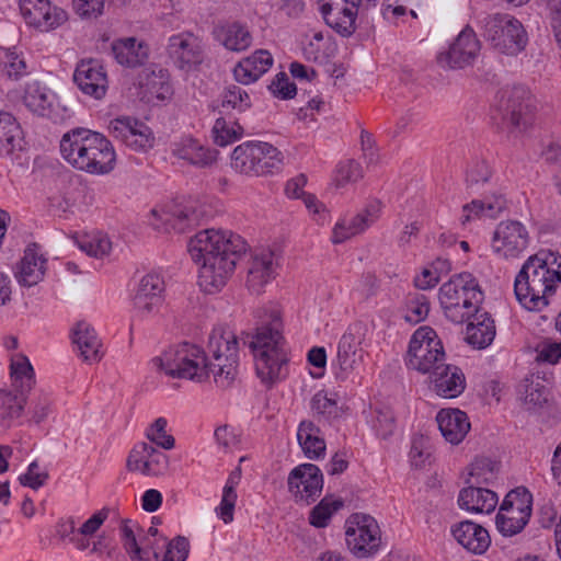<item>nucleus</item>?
<instances>
[{
    "mask_svg": "<svg viewBox=\"0 0 561 561\" xmlns=\"http://www.w3.org/2000/svg\"><path fill=\"white\" fill-rule=\"evenodd\" d=\"M323 488V474L313 463H302L295 467L288 476L289 491L300 500L314 502Z\"/></svg>",
    "mask_w": 561,
    "mask_h": 561,
    "instance_id": "f3484780",
    "label": "nucleus"
},
{
    "mask_svg": "<svg viewBox=\"0 0 561 561\" xmlns=\"http://www.w3.org/2000/svg\"><path fill=\"white\" fill-rule=\"evenodd\" d=\"M206 365L216 385L229 388L237 378L239 368V342L236 334L225 325H217L208 336Z\"/></svg>",
    "mask_w": 561,
    "mask_h": 561,
    "instance_id": "423d86ee",
    "label": "nucleus"
},
{
    "mask_svg": "<svg viewBox=\"0 0 561 561\" xmlns=\"http://www.w3.org/2000/svg\"><path fill=\"white\" fill-rule=\"evenodd\" d=\"M432 383L435 392L443 398H456L466 387V378L462 370L454 365H440L432 373Z\"/></svg>",
    "mask_w": 561,
    "mask_h": 561,
    "instance_id": "393cba45",
    "label": "nucleus"
},
{
    "mask_svg": "<svg viewBox=\"0 0 561 561\" xmlns=\"http://www.w3.org/2000/svg\"><path fill=\"white\" fill-rule=\"evenodd\" d=\"M194 262L199 267V285L207 293L222 288L232 275L237 262L247 252V242L228 230L205 229L191 238L187 245Z\"/></svg>",
    "mask_w": 561,
    "mask_h": 561,
    "instance_id": "f257e3e1",
    "label": "nucleus"
},
{
    "mask_svg": "<svg viewBox=\"0 0 561 561\" xmlns=\"http://www.w3.org/2000/svg\"><path fill=\"white\" fill-rule=\"evenodd\" d=\"M482 36L499 53L517 56L528 44V34L519 20L506 13L488 14L481 20Z\"/></svg>",
    "mask_w": 561,
    "mask_h": 561,
    "instance_id": "1a4fd4ad",
    "label": "nucleus"
},
{
    "mask_svg": "<svg viewBox=\"0 0 561 561\" xmlns=\"http://www.w3.org/2000/svg\"><path fill=\"white\" fill-rule=\"evenodd\" d=\"M24 148L23 131L15 117L0 111V157H10Z\"/></svg>",
    "mask_w": 561,
    "mask_h": 561,
    "instance_id": "f704fd0d",
    "label": "nucleus"
},
{
    "mask_svg": "<svg viewBox=\"0 0 561 561\" xmlns=\"http://www.w3.org/2000/svg\"><path fill=\"white\" fill-rule=\"evenodd\" d=\"M455 539L468 551L482 554L491 543L488 530L471 520L460 522L451 529Z\"/></svg>",
    "mask_w": 561,
    "mask_h": 561,
    "instance_id": "bb28decb",
    "label": "nucleus"
},
{
    "mask_svg": "<svg viewBox=\"0 0 561 561\" xmlns=\"http://www.w3.org/2000/svg\"><path fill=\"white\" fill-rule=\"evenodd\" d=\"M272 94L282 100L293 99L297 93V87L289 81L285 72H278L268 85Z\"/></svg>",
    "mask_w": 561,
    "mask_h": 561,
    "instance_id": "052dcab7",
    "label": "nucleus"
},
{
    "mask_svg": "<svg viewBox=\"0 0 561 561\" xmlns=\"http://www.w3.org/2000/svg\"><path fill=\"white\" fill-rule=\"evenodd\" d=\"M134 525L129 520H125L121 526L122 543L131 561H150L149 552L145 546L139 545Z\"/></svg>",
    "mask_w": 561,
    "mask_h": 561,
    "instance_id": "8fccbe9b",
    "label": "nucleus"
},
{
    "mask_svg": "<svg viewBox=\"0 0 561 561\" xmlns=\"http://www.w3.org/2000/svg\"><path fill=\"white\" fill-rule=\"evenodd\" d=\"M126 469L146 477L163 476L169 469V457L148 443H138L129 451Z\"/></svg>",
    "mask_w": 561,
    "mask_h": 561,
    "instance_id": "ddd939ff",
    "label": "nucleus"
},
{
    "mask_svg": "<svg viewBox=\"0 0 561 561\" xmlns=\"http://www.w3.org/2000/svg\"><path fill=\"white\" fill-rule=\"evenodd\" d=\"M10 370L16 391L22 394L31 391L35 385V374L28 358L23 354H18L11 359Z\"/></svg>",
    "mask_w": 561,
    "mask_h": 561,
    "instance_id": "79ce46f5",
    "label": "nucleus"
},
{
    "mask_svg": "<svg viewBox=\"0 0 561 561\" xmlns=\"http://www.w3.org/2000/svg\"><path fill=\"white\" fill-rule=\"evenodd\" d=\"M438 298L445 316L455 323H462L478 312L484 294L478 279L463 272L440 286Z\"/></svg>",
    "mask_w": 561,
    "mask_h": 561,
    "instance_id": "39448f33",
    "label": "nucleus"
},
{
    "mask_svg": "<svg viewBox=\"0 0 561 561\" xmlns=\"http://www.w3.org/2000/svg\"><path fill=\"white\" fill-rule=\"evenodd\" d=\"M173 156L197 168H206L217 160V150L204 147L196 139L183 138L172 146Z\"/></svg>",
    "mask_w": 561,
    "mask_h": 561,
    "instance_id": "c756f323",
    "label": "nucleus"
},
{
    "mask_svg": "<svg viewBox=\"0 0 561 561\" xmlns=\"http://www.w3.org/2000/svg\"><path fill=\"white\" fill-rule=\"evenodd\" d=\"M472 321L467 325L466 341L474 348L482 350L489 346L495 337V323L491 316L479 309L471 316Z\"/></svg>",
    "mask_w": 561,
    "mask_h": 561,
    "instance_id": "473e14b6",
    "label": "nucleus"
},
{
    "mask_svg": "<svg viewBox=\"0 0 561 561\" xmlns=\"http://www.w3.org/2000/svg\"><path fill=\"white\" fill-rule=\"evenodd\" d=\"M502 505L531 516L533 494L525 486H518L505 495Z\"/></svg>",
    "mask_w": 561,
    "mask_h": 561,
    "instance_id": "5fc2aeb1",
    "label": "nucleus"
},
{
    "mask_svg": "<svg viewBox=\"0 0 561 561\" xmlns=\"http://www.w3.org/2000/svg\"><path fill=\"white\" fill-rule=\"evenodd\" d=\"M380 210V202L373 201L367 204L362 213H358L350 219H342L334 227L332 241L334 243H341L346 239L363 232L377 220Z\"/></svg>",
    "mask_w": 561,
    "mask_h": 561,
    "instance_id": "5701e85b",
    "label": "nucleus"
},
{
    "mask_svg": "<svg viewBox=\"0 0 561 561\" xmlns=\"http://www.w3.org/2000/svg\"><path fill=\"white\" fill-rule=\"evenodd\" d=\"M257 141H247L237 146L231 154V167L240 174L255 175L257 172L259 156Z\"/></svg>",
    "mask_w": 561,
    "mask_h": 561,
    "instance_id": "4c0bfd02",
    "label": "nucleus"
},
{
    "mask_svg": "<svg viewBox=\"0 0 561 561\" xmlns=\"http://www.w3.org/2000/svg\"><path fill=\"white\" fill-rule=\"evenodd\" d=\"M362 341L363 334L360 327L357 325L342 335L337 346V360L342 370L353 369L355 364L363 359Z\"/></svg>",
    "mask_w": 561,
    "mask_h": 561,
    "instance_id": "72a5a7b5",
    "label": "nucleus"
},
{
    "mask_svg": "<svg viewBox=\"0 0 561 561\" xmlns=\"http://www.w3.org/2000/svg\"><path fill=\"white\" fill-rule=\"evenodd\" d=\"M313 414L328 420L347 419L351 416L344 402H339L335 394L325 391L317 392L310 403Z\"/></svg>",
    "mask_w": 561,
    "mask_h": 561,
    "instance_id": "e433bc0d",
    "label": "nucleus"
},
{
    "mask_svg": "<svg viewBox=\"0 0 561 561\" xmlns=\"http://www.w3.org/2000/svg\"><path fill=\"white\" fill-rule=\"evenodd\" d=\"M217 37L227 49L232 51L245 50L252 43L249 30L238 22L221 26L217 31Z\"/></svg>",
    "mask_w": 561,
    "mask_h": 561,
    "instance_id": "ea45409f",
    "label": "nucleus"
},
{
    "mask_svg": "<svg viewBox=\"0 0 561 561\" xmlns=\"http://www.w3.org/2000/svg\"><path fill=\"white\" fill-rule=\"evenodd\" d=\"M214 140L218 146L225 147L241 138L243 128L237 122L228 123L224 117L216 119L213 127Z\"/></svg>",
    "mask_w": 561,
    "mask_h": 561,
    "instance_id": "603ef678",
    "label": "nucleus"
},
{
    "mask_svg": "<svg viewBox=\"0 0 561 561\" xmlns=\"http://www.w3.org/2000/svg\"><path fill=\"white\" fill-rule=\"evenodd\" d=\"M430 312V301L423 294H414L409 296L407 302L405 320L410 323H419L423 321Z\"/></svg>",
    "mask_w": 561,
    "mask_h": 561,
    "instance_id": "6e6d98bb",
    "label": "nucleus"
},
{
    "mask_svg": "<svg viewBox=\"0 0 561 561\" xmlns=\"http://www.w3.org/2000/svg\"><path fill=\"white\" fill-rule=\"evenodd\" d=\"M528 242L525 226L516 220H506L497 225L493 233L492 248L505 257H515L528 247Z\"/></svg>",
    "mask_w": 561,
    "mask_h": 561,
    "instance_id": "2eb2a0df",
    "label": "nucleus"
},
{
    "mask_svg": "<svg viewBox=\"0 0 561 561\" xmlns=\"http://www.w3.org/2000/svg\"><path fill=\"white\" fill-rule=\"evenodd\" d=\"M337 182L339 185L346 183L356 182L363 178V170L360 164L355 160H348L341 163L337 169Z\"/></svg>",
    "mask_w": 561,
    "mask_h": 561,
    "instance_id": "69168bd1",
    "label": "nucleus"
},
{
    "mask_svg": "<svg viewBox=\"0 0 561 561\" xmlns=\"http://www.w3.org/2000/svg\"><path fill=\"white\" fill-rule=\"evenodd\" d=\"M480 50V42L472 28L466 27L457 36L449 49L437 56L443 68L462 69L472 65Z\"/></svg>",
    "mask_w": 561,
    "mask_h": 561,
    "instance_id": "4468645a",
    "label": "nucleus"
},
{
    "mask_svg": "<svg viewBox=\"0 0 561 561\" xmlns=\"http://www.w3.org/2000/svg\"><path fill=\"white\" fill-rule=\"evenodd\" d=\"M201 216V210L192 206H184L182 208H175L172 213H163L161 220L167 231L174 230L183 233L188 228L197 225Z\"/></svg>",
    "mask_w": 561,
    "mask_h": 561,
    "instance_id": "a19ab883",
    "label": "nucleus"
},
{
    "mask_svg": "<svg viewBox=\"0 0 561 561\" xmlns=\"http://www.w3.org/2000/svg\"><path fill=\"white\" fill-rule=\"evenodd\" d=\"M25 70L26 64L23 58L15 53H8L5 55L2 67V72L5 77L16 80L25 73Z\"/></svg>",
    "mask_w": 561,
    "mask_h": 561,
    "instance_id": "338daca9",
    "label": "nucleus"
},
{
    "mask_svg": "<svg viewBox=\"0 0 561 561\" xmlns=\"http://www.w3.org/2000/svg\"><path fill=\"white\" fill-rule=\"evenodd\" d=\"M250 107L251 99L248 92L239 85L231 84L222 92L220 113H228L229 110H236L237 112L242 113Z\"/></svg>",
    "mask_w": 561,
    "mask_h": 561,
    "instance_id": "09e8293b",
    "label": "nucleus"
},
{
    "mask_svg": "<svg viewBox=\"0 0 561 561\" xmlns=\"http://www.w3.org/2000/svg\"><path fill=\"white\" fill-rule=\"evenodd\" d=\"M497 500L495 492L480 485L469 484L459 492L458 504L471 513L490 514L495 510Z\"/></svg>",
    "mask_w": 561,
    "mask_h": 561,
    "instance_id": "cd10ccee",
    "label": "nucleus"
},
{
    "mask_svg": "<svg viewBox=\"0 0 561 561\" xmlns=\"http://www.w3.org/2000/svg\"><path fill=\"white\" fill-rule=\"evenodd\" d=\"M273 61L270 51L265 49L255 50L236 65L233 69L234 79L241 84L253 83L270 70Z\"/></svg>",
    "mask_w": 561,
    "mask_h": 561,
    "instance_id": "a878e982",
    "label": "nucleus"
},
{
    "mask_svg": "<svg viewBox=\"0 0 561 561\" xmlns=\"http://www.w3.org/2000/svg\"><path fill=\"white\" fill-rule=\"evenodd\" d=\"M72 341L80 351L82 359L89 364L101 360L103 354L101 352V341L91 324L85 321L77 322L72 330Z\"/></svg>",
    "mask_w": 561,
    "mask_h": 561,
    "instance_id": "7c9ffc66",
    "label": "nucleus"
},
{
    "mask_svg": "<svg viewBox=\"0 0 561 561\" xmlns=\"http://www.w3.org/2000/svg\"><path fill=\"white\" fill-rule=\"evenodd\" d=\"M346 524L345 540L352 553L358 558H365L379 549L380 528L373 516L354 514Z\"/></svg>",
    "mask_w": 561,
    "mask_h": 561,
    "instance_id": "9b49d317",
    "label": "nucleus"
},
{
    "mask_svg": "<svg viewBox=\"0 0 561 561\" xmlns=\"http://www.w3.org/2000/svg\"><path fill=\"white\" fill-rule=\"evenodd\" d=\"M444 347L436 332L430 327L419 328L409 343L407 366L422 374H432L436 367L444 365Z\"/></svg>",
    "mask_w": 561,
    "mask_h": 561,
    "instance_id": "9d476101",
    "label": "nucleus"
},
{
    "mask_svg": "<svg viewBox=\"0 0 561 561\" xmlns=\"http://www.w3.org/2000/svg\"><path fill=\"white\" fill-rule=\"evenodd\" d=\"M167 423H151L146 430L147 438L163 449H172L174 447V437L168 433Z\"/></svg>",
    "mask_w": 561,
    "mask_h": 561,
    "instance_id": "680f3d73",
    "label": "nucleus"
},
{
    "mask_svg": "<svg viewBox=\"0 0 561 561\" xmlns=\"http://www.w3.org/2000/svg\"><path fill=\"white\" fill-rule=\"evenodd\" d=\"M561 358V341H545L537 347V362L556 364Z\"/></svg>",
    "mask_w": 561,
    "mask_h": 561,
    "instance_id": "774afa93",
    "label": "nucleus"
},
{
    "mask_svg": "<svg viewBox=\"0 0 561 561\" xmlns=\"http://www.w3.org/2000/svg\"><path fill=\"white\" fill-rule=\"evenodd\" d=\"M529 519L530 516L501 504L496 514L495 525L503 536L512 537L519 534L526 527Z\"/></svg>",
    "mask_w": 561,
    "mask_h": 561,
    "instance_id": "37998d69",
    "label": "nucleus"
},
{
    "mask_svg": "<svg viewBox=\"0 0 561 561\" xmlns=\"http://www.w3.org/2000/svg\"><path fill=\"white\" fill-rule=\"evenodd\" d=\"M190 543L185 537L178 536L167 545L163 558L159 560V552L153 550L157 561H185L188 556Z\"/></svg>",
    "mask_w": 561,
    "mask_h": 561,
    "instance_id": "4d7b16f0",
    "label": "nucleus"
},
{
    "mask_svg": "<svg viewBox=\"0 0 561 561\" xmlns=\"http://www.w3.org/2000/svg\"><path fill=\"white\" fill-rule=\"evenodd\" d=\"M60 152L73 168L90 174H107L116 162L111 141L102 134L82 127L62 136Z\"/></svg>",
    "mask_w": 561,
    "mask_h": 561,
    "instance_id": "7ed1b4c3",
    "label": "nucleus"
},
{
    "mask_svg": "<svg viewBox=\"0 0 561 561\" xmlns=\"http://www.w3.org/2000/svg\"><path fill=\"white\" fill-rule=\"evenodd\" d=\"M41 247L37 243H30L24 250L15 277L22 286H34L39 283L45 274L47 260L43 256Z\"/></svg>",
    "mask_w": 561,
    "mask_h": 561,
    "instance_id": "b1692460",
    "label": "nucleus"
},
{
    "mask_svg": "<svg viewBox=\"0 0 561 561\" xmlns=\"http://www.w3.org/2000/svg\"><path fill=\"white\" fill-rule=\"evenodd\" d=\"M518 393L527 410L543 407L550 398V390L543 377L534 374L523 380Z\"/></svg>",
    "mask_w": 561,
    "mask_h": 561,
    "instance_id": "c9c22d12",
    "label": "nucleus"
},
{
    "mask_svg": "<svg viewBox=\"0 0 561 561\" xmlns=\"http://www.w3.org/2000/svg\"><path fill=\"white\" fill-rule=\"evenodd\" d=\"M343 506L342 500H334L332 497H323L318 505H316L309 516L310 524L314 527H325L334 512Z\"/></svg>",
    "mask_w": 561,
    "mask_h": 561,
    "instance_id": "864d4df0",
    "label": "nucleus"
},
{
    "mask_svg": "<svg viewBox=\"0 0 561 561\" xmlns=\"http://www.w3.org/2000/svg\"><path fill=\"white\" fill-rule=\"evenodd\" d=\"M241 479V469L237 468L228 477L226 485L222 490V497L220 505L217 507L216 512L218 516L224 520V523L228 524L233 520V511L237 502V492L236 486L239 484Z\"/></svg>",
    "mask_w": 561,
    "mask_h": 561,
    "instance_id": "c03bdc74",
    "label": "nucleus"
},
{
    "mask_svg": "<svg viewBox=\"0 0 561 561\" xmlns=\"http://www.w3.org/2000/svg\"><path fill=\"white\" fill-rule=\"evenodd\" d=\"M48 479L46 471H39V465L37 461L30 463L27 471L19 477V481L23 486H28L33 490H37L43 486Z\"/></svg>",
    "mask_w": 561,
    "mask_h": 561,
    "instance_id": "e2e57ef3",
    "label": "nucleus"
},
{
    "mask_svg": "<svg viewBox=\"0 0 561 561\" xmlns=\"http://www.w3.org/2000/svg\"><path fill=\"white\" fill-rule=\"evenodd\" d=\"M437 430L446 442L460 444L471 430V423H436Z\"/></svg>",
    "mask_w": 561,
    "mask_h": 561,
    "instance_id": "13d9d810",
    "label": "nucleus"
},
{
    "mask_svg": "<svg viewBox=\"0 0 561 561\" xmlns=\"http://www.w3.org/2000/svg\"><path fill=\"white\" fill-rule=\"evenodd\" d=\"M20 11L25 22L41 32L55 30L68 20L67 12L49 0H20Z\"/></svg>",
    "mask_w": 561,
    "mask_h": 561,
    "instance_id": "f8f14e48",
    "label": "nucleus"
},
{
    "mask_svg": "<svg viewBox=\"0 0 561 561\" xmlns=\"http://www.w3.org/2000/svg\"><path fill=\"white\" fill-rule=\"evenodd\" d=\"M297 438L309 459H319L325 455V442L314 423H299Z\"/></svg>",
    "mask_w": 561,
    "mask_h": 561,
    "instance_id": "58836bf2",
    "label": "nucleus"
},
{
    "mask_svg": "<svg viewBox=\"0 0 561 561\" xmlns=\"http://www.w3.org/2000/svg\"><path fill=\"white\" fill-rule=\"evenodd\" d=\"M111 131L116 139L134 150H147L153 146L151 129L142 122L123 116L111 122Z\"/></svg>",
    "mask_w": 561,
    "mask_h": 561,
    "instance_id": "6ab92c4d",
    "label": "nucleus"
},
{
    "mask_svg": "<svg viewBox=\"0 0 561 561\" xmlns=\"http://www.w3.org/2000/svg\"><path fill=\"white\" fill-rule=\"evenodd\" d=\"M151 362L171 377L202 381L209 375L205 351L188 342L169 347Z\"/></svg>",
    "mask_w": 561,
    "mask_h": 561,
    "instance_id": "6e6552de",
    "label": "nucleus"
},
{
    "mask_svg": "<svg viewBox=\"0 0 561 561\" xmlns=\"http://www.w3.org/2000/svg\"><path fill=\"white\" fill-rule=\"evenodd\" d=\"M73 10L83 19H95L102 14L103 0H72Z\"/></svg>",
    "mask_w": 561,
    "mask_h": 561,
    "instance_id": "0e129e2a",
    "label": "nucleus"
},
{
    "mask_svg": "<svg viewBox=\"0 0 561 561\" xmlns=\"http://www.w3.org/2000/svg\"><path fill=\"white\" fill-rule=\"evenodd\" d=\"M277 262L271 250L256 251L249 263L247 285L253 293H261L263 287L276 276Z\"/></svg>",
    "mask_w": 561,
    "mask_h": 561,
    "instance_id": "4be33fe9",
    "label": "nucleus"
},
{
    "mask_svg": "<svg viewBox=\"0 0 561 561\" xmlns=\"http://www.w3.org/2000/svg\"><path fill=\"white\" fill-rule=\"evenodd\" d=\"M557 262L552 253H539L528 257L515 277L514 293L519 304L529 311H540L548 306L549 296L561 283V273L549 266Z\"/></svg>",
    "mask_w": 561,
    "mask_h": 561,
    "instance_id": "20e7f679",
    "label": "nucleus"
},
{
    "mask_svg": "<svg viewBox=\"0 0 561 561\" xmlns=\"http://www.w3.org/2000/svg\"><path fill=\"white\" fill-rule=\"evenodd\" d=\"M492 119L508 134L526 130L533 122V102L528 89L524 85L503 89L497 95Z\"/></svg>",
    "mask_w": 561,
    "mask_h": 561,
    "instance_id": "0eeeda50",
    "label": "nucleus"
},
{
    "mask_svg": "<svg viewBox=\"0 0 561 561\" xmlns=\"http://www.w3.org/2000/svg\"><path fill=\"white\" fill-rule=\"evenodd\" d=\"M73 81L87 95L96 100L102 99L107 91V76L96 59L81 60L75 70Z\"/></svg>",
    "mask_w": 561,
    "mask_h": 561,
    "instance_id": "aec40b11",
    "label": "nucleus"
},
{
    "mask_svg": "<svg viewBox=\"0 0 561 561\" xmlns=\"http://www.w3.org/2000/svg\"><path fill=\"white\" fill-rule=\"evenodd\" d=\"M214 435L219 445L229 448L240 443L242 431L237 423H224L215 430Z\"/></svg>",
    "mask_w": 561,
    "mask_h": 561,
    "instance_id": "bf43d9fd",
    "label": "nucleus"
},
{
    "mask_svg": "<svg viewBox=\"0 0 561 561\" xmlns=\"http://www.w3.org/2000/svg\"><path fill=\"white\" fill-rule=\"evenodd\" d=\"M115 60L125 67L142 66L149 56L148 46L135 37L117 39L112 44Z\"/></svg>",
    "mask_w": 561,
    "mask_h": 561,
    "instance_id": "2f4dec72",
    "label": "nucleus"
},
{
    "mask_svg": "<svg viewBox=\"0 0 561 561\" xmlns=\"http://www.w3.org/2000/svg\"><path fill=\"white\" fill-rule=\"evenodd\" d=\"M24 394H14L12 391L0 389V420H12L22 416L24 404Z\"/></svg>",
    "mask_w": 561,
    "mask_h": 561,
    "instance_id": "3c124183",
    "label": "nucleus"
},
{
    "mask_svg": "<svg viewBox=\"0 0 561 561\" xmlns=\"http://www.w3.org/2000/svg\"><path fill=\"white\" fill-rule=\"evenodd\" d=\"M164 290L163 279L157 274H147L138 285L134 296L136 316L146 318L157 312L162 305Z\"/></svg>",
    "mask_w": 561,
    "mask_h": 561,
    "instance_id": "412c9836",
    "label": "nucleus"
},
{
    "mask_svg": "<svg viewBox=\"0 0 561 561\" xmlns=\"http://www.w3.org/2000/svg\"><path fill=\"white\" fill-rule=\"evenodd\" d=\"M468 470L469 479L467 483L476 485L489 484L495 479L496 463L489 457H476Z\"/></svg>",
    "mask_w": 561,
    "mask_h": 561,
    "instance_id": "de8ad7c7",
    "label": "nucleus"
},
{
    "mask_svg": "<svg viewBox=\"0 0 561 561\" xmlns=\"http://www.w3.org/2000/svg\"><path fill=\"white\" fill-rule=\"evenodd\" d=\"M24 104L38 116L47 117L57 122L59 115L55 107L56 95L39 82L27 85L24 94Z\"/></svg>",
    "mask_w": 561,
    "mask_h": 561,
    "instance_id": "c85d7f7f",
    "label": "nucleus"
},
{
    "mask_svg": "<svg viewBox=\"0 0 561 561\" xmlns=\"http://www.w3.org/2000/svg\"><path fill=\"white\" fill-rule=\"evenodd\" d=\"M259 151H262L257 158V172L255 176L273 174L282 169V152L268 142L257 141Z\"/></svg>",
    "mask_w": 561,
    "mask_h": 561,
    "instance_id": "49530a36",
    "label": "nucleus"
},
{
    "mask_svg": "<svg viewBox=\"0 0 561 561\" xmlns=\"http://www.w3.org/2000/svg\"><path fill=\"white\" fill-rule=\"evenodd\" d=\"M255 333L247 335L244 344L251 348L257 376L263 382H274L288 374V353L283 335V320L276 307L256 311Z\"/></svg>",
    "mask_w": 561,
    "mask_h": 561,
    "instance_id": "f03ea898",
    "label": "nucleus"
},
{
    "mask_svg": "<svg viewBox=\"0 0 561 561\" xmlns=\"http://www.w3.org/2000/svg\"><path fill=\"white\" fill-rule=\"evenodd\" d=\"M167 53L181 70H190L203 61V47L192 32H182L169 37Z\"/></svg>",
    "mask_w": 561,
    "mask_h": 561,
    "instance_id": "dca6fc26",
    "label": "nucleus"
},
{
    "mask_svg": "<svg viewBox=\"0 0 561 561\" xmlns=\"http://www.w3.org/2000/svg\"><path fill=\"white\" fill-rule=\"evenodd\" d=\"M506 202L503 197H495L492 202L472 201L462 207L461 225L465 226L473 217L485 216L495 218L504 208Z\"/></svg>",
    "mask_w": 561,
    "mask_h": 561,
    "instance_id": "a18cd8bd",
    "label": "nucleus"
},
{
    "mask_svg": "<svg viewBox=\"0 0 561 561\" xmlns=\"http://www.w3.org/2000/svg\"><path fill=\"white\" fill-rule=\"evenodd\" d=\"M368 4L376 0H365ZM363 0H341L328 2L321 5L320 11L327 23L337 34L344 37L351 36L355 30L357 8Z\"/></svg>",
    "mask_w": 561,
    "mask_h": 561,
    "instance_id": "a211bd4d",
    "label": "nucleus"
}]
</instances>
